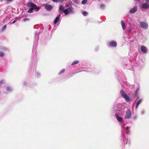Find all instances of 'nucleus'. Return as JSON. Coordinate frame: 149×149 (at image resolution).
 <instances>
[{
  "instance_id": "1a4fd4ad",
  "label": "nucleus",
  "mask_w": 149,
  "mask_h": 149,
  "mask_svg": "<svg viewBox=\"0 0 149 149\" xmlns=\"http://www.w3.org/2000/svg\"><path fill=\"white\" fill-rule=\"evenodd\" d=\"M115 116L117 120L120 122H122L123 121V118L120 116H118L117 113L115 114Z\"/></svg>"
},
{
  "instance_id": "dca6fc26",
  "label": "nucleus",
  "mask_w": 149,
  "mask_h": 149,
  "mask_svg": "<svg viewBox=\"0 0 149 149\" xmlns=\"http://www.w3.org/2000/svg\"><path fill=\"white\" fill-rule=\"evenodd\" d=\"M34 10V8H31L28 11V13H31L33 12V10Z\"/></svg>"
},
{
  "instance_id": "a878e982",
  "label": "nucleus",
  "mask_w": 149,
  "mask_h": 149,
  "mask_svg": "<svg viewBox=\"0 0 149 149\" xmlns=\"http://www.w3.org/2000/svg\"><path fill=\"white\" fill-rule=\"evenodd\" d=\"M29 19L27 18H25L24 19L23 21L24 22H26L27 21H29Z\"/></svg>"
},
{
  "instance_id": "aec40b11",
  "label": "nucleus",
  "mask_w": 149,
  "mask_h": 149,
  "mask_svg": "<svg viewBox=\"0 0 149 149\" xmlns=\"http://www.w3.org/2000/svg\"><path fill=\"white\" fill-rule=\"evenodd\" d=\"M87 1V0H83L81 2V3L83 4H85L86 3Z\"/></svg>"
},
{
  "instance_id": "c85d7f7f",
  "label": "nucleus",
  "mask_w": 149,
  "mask_h": 149,
  "mask_svg": "<svg viewBox=\"0 0 149 149\" xmlns=\"http://www.w3.org/2000/svg\"><path fill=\"white\" fill-rule=\"evenodd\" d=\"M13 0H6V1L8 2H12Z\"/></svg>"
},
{
  "instance_id": "6e6552de",
  "label": "nucleus",
  "mask_w": 149,
  "mask_h": 149,
  "mask_svg": "<svg viewBox=\"0 0 149 149\" xmlns=\"http://www.w3.org/2000/svg\"><path fill=\"white\" fill-rule=\"evenodd\" d=\"M27 7L34 8V7L36 6V5L33 4L32 2L28 3L26 4Z\"/></svg>"
},
{
  "instance_id": "4be33fe9",
  "label": "nucleus",
  "mask_w": 149,
  "mask_h": 149,
  "mask_svg": "<svg viewBox=\"0 0 149 149\" xmlns=\"http://www.w3.org/2000/svg\"><path fill=\"white\" fill-rule=\"evenodd\" d=\"M65 71V69H63L60 72H59V74H61L63 73Z\"/></svg>"
},
{
  "instance_id": "4468645a",
  "label": "nucleus",
  "mask_w": 149,
  "mask_h": 149,
  "mask_svg": "<svg viewBox=\"0 0 149 149\" xmlns=\"http://www.w3.org/2000/svg\"><path fill=\"white\" fill-rule=\"evenodd\" d=\"M121 24L123 29H125V27L124 22L123 20L121 21Z\"/></svg>"
},
{
  "instance_id": "2f4dec72",
  "label": "nucleus",
  "mask_w": 149,
  "mask_h": 149,
  "mask_svg": "<svg viewBox=\"0 0 149 149\" xmlns=\"http://www.w3.org/2000/svg\"><path fill=\"white\" fill-rule=\"evenodd\" d=\"M3 50H6V47H4L3 48Z\"/></svg>"
},
{
  "instance_id": "20e7f679",
  "label": "nucleus",
  "mask_w": 149,
  "mask_h": 149,
  "mask_svg": "<svg viewBox=\"0 0 149 149\" xmlns=\"http://www.w3.org/2000/svg\"><path fill=\"white\" fill-rule=\"evenodd\" d=\"M131 114L130 110V109H128L126 111L125 118L126 119H129L131 118Z\"/></svg>"
},
{
  "instance_id": "423d86ee",
  "label": "nucleus",
  "mask_w": 149,
  "mask_h": 149,
  "mask_svg": "<svg viewBox=\"0 0 149 149\" xmlns=\"http://www.w3.org/2000/svg\"><path fill=\"white\" fill-rule=\"evenodd\" d=\"M44 6H45V8L48 11H49L53 8L52 6L49 4H46Z\"/></svg>"
},
{
  "instance_id": "2eb2a0df",
  "label": "nucleus",
  "mask_w": 149,
  "mask_h": 149,
  "mask_svg": "<svg viewBox=\"0 0 149 149\" xmlns=\"http://www.w3.org/2000/svg\"><path fill=\"white\" fill-rule=\"evenodd\" d=\"M79 62V61L78 60H76L74 61L72 63L71 65H73L76 64H77Z\"/></svg>"
},
{
  "instance_id": "b1692460",
  "label": "nucleus",
  "mask_w": 149,
  "mask_h": 149,
  "mask_svg": "<svg viewBox=\"0 0 149 149\" xmlns=\"http://www.w3.org/2000/svg\"><path fill=\"white\" fill-rule=\"evenodd\" d=\"M83 14L84 16H86L87 15V13L86 11H84L83 13Z\"/></svg>"
},
{
  "instance_id": "412c9836",
  "label": "nucleus",
  "mask_w": 149,
  "mask_h": 149,
  "mask_svg": "<svg viewBox=\"0 0 149 149\" xmlns=\"http://www.w3.org/2000/svg\"><path fill=\"white\" fill-rule=\"evenodd\" d=\"M4 55V53L2 52H0V56L3 57Z\"/></svg>"
},
{
  "instance_id": "f3484780",
  "label": "nucleus",
  "mask_w": 149,
  "mask_h": 149,
  "mask_svg": "<svg viewBox=\"0 0 149 149\" xmlns=\"http://www.w3.org/2000/svg\"><path fill=\"white\" fill-rule=\"evenodd\" d=\"M64 9V7L63 6L61 5L59 6V10L60 11L63 10Z\"/></svg>"
},
{
  "instance_id": "f257e3e1",
  "label": "nucleus",
  "mask_w": 149,
  "mask_h": 149,
  "mask_svg": "<svg viewBox=\"0 0 149 149\" xmlns=\"http://www.w3.org/2000/svg\"><path fill=\"white\" fill-rule=\"evenodd\" d=\"M120 93L121 96L124 97L127 101H129L130 99L127 95L125 93L124 91L123 90L120 91Z\"/></svg>"
},
{
  "instance_id": "72a5a7b5",
  "label": "nucleus",
  "mask_w": 149,
  "mask_h": 149,
  "mask_svg": "<svg viewBox=\"0 0 149 149\" xmlns=\"http://www.w3.org/2000/svg\"><path fill=\"white\" fill-rule=\"evenodd\" d=\"M135 0L136 1H139L140 0Z\"/></svg>"
},
{
  "instance_id": "f8f14e48",
  "label": "nucleus",
  "mask_w": 149,
  "mask_h": 149,
  "mask_svg": "<svg viewBox=\"0 0 149 149\" xmlns=\"http://www.w3.org/2000/svg\"><path fill=\"white\" fill-rule=\"evenodd\" d=\"M142 8L144 9H147L149 8V4L147 3L143 4L142 5Z\"/></svg>"
},
{
  "instance_id": "5701e85b",
  "label": "nucleus",
  "mask_w": 149,
  "mask_h": 149,
  "mask_svg": "<svg viewBox=\"0 0 149 149\" xmlns=\"http://www.w3.org/2000/svg\"><path fill=\"white\" fill-rule=\"evenodd\" d=\"M100 8L102 9H103L105 7V5L103 4L101 5L100 6Z\"/></svg>"
},
{
  "instance_id": "f704fd0d",
  "label": "nucleus",
  "mask_w": 149,
  "mask_h": 149,
  "mask_svg": "<svg viewBox=\"0 0 149 149\" xmlns=\"http://www.w3.org/2000/svg\"><path fill=\"white\" fill-rule=\"evenodd\" d=\"M68 5H67V7H68Z\"/></svg>"
},
{
  "instance_id": "7ed1b4c3",
  "label": "nucleus",
  "mask_w": 149,
  "mask_h": 149,
  "mask_svg": "<svg viewBox=\"0 0 149 149\" xmlns=\"http://www.w3.org/2000/svg\"><path fill=\"white\" fill-rule=\"evenodd\" d=\"M65 15H67L69 13H72L73 12L72 8L71 7H69L68 8L65 10L63 11Z\"/></svg>"
},
{
  "instance_id": "473e14b6",
  "label": "nucleus",
  "mask_w": 149,
  "mask_h": 149,
  "mask_svg": "<svg viewBox=\"0 0 149 149\" xmlns=\"http://www.w3.org/2000/svg\"><path fill=\"white\" fill-rule=\"evenodd\" d=\"M127 134H129L130 133V131H128L127 132Z\"/></svg>"
},
{
  "instance_id": "393cba45",
  "label": "nucleus",
  "mask_w": 149,
  "mask_h": 149,
  "mask_svg": "<svg viewBox=\"0 0 149 149\" xmlns=\"http://www.w3.org/2000/svg\"><path fill=\"white\" fill-rule=\"evenodd\" d=\"M6 90L8 91H10L11 90V88L10 87H7L6 88Z\"/></svg>"
},
{
  "instance_id": "0eeeda50",
  "label": "nucleus",
  "mask_w": 149,
  "mask_h": 149,
  "mask_svg": "<svg viewBox=\"0 0 149 149\" xmlns=\"http://www.w3.org/2000/svg\"><path fill=\"white\" fill-rule=\"evenodd\" d=\"M141 49L143 53L146 54L147 53L148 49L145 46H142L141 47Z\"/></svg>"
},
{
  "instance_id": "a211bd4d",
  "label": "nucleus",
  "mask_w": 149,
  "mask_h": 149,
  "mask_svg": "<svg viewBox=\"0 0 149 149\" xmlns=\"http://www.w3.org/2000/svg\"><path fill=\"white\" fill-rule=\"evenodd\" d=\"M34 9L37 12L39 11V10L40 9V8L39 7H37L36 6L35 7H34Z\"/></svg>"
},
{
  "instance_id": "39448f33",
  "label": "nucleus",
  "mask_w": 149,
  "mask_h": 149,
  "mask_svg": "<svg viewBox=\"0 0 149 149\" xmlns=\"http://www.w3.org/2000/svg\"><path fill=\"white\" fill-rule=\"evenodd\" d=\"M109 45L111 47H116L117 46V43L113 41H112L109 42Z\"/></svg>"
},
{
  "instance_id": "7c9ffc66",
  "label": "nucleus",
  "mask_w": 149,
  "mask_h": 149,
  "mask_svg": "<svg viewBox=\"0 0 149 149\" xmlns=\"http://www.w3.org/2000/svg\"><path fill=\"white\" fill-rule=\"evenodd\" d=\"M146 2L148 3L149 2V0H146Z\"/></svg>"
},
{
  "instance_id": "f03ea898",
  "label": "nucleus",
  "mask_w": 149,
  "mask_h": 149,
  "mask_svg": "<svg viewBox=\"0 0 149 149\" xmlns=\"http://www.w3.org/2000/svg\"><path fill=\"white\" fill-rule=\"evenodd\" d=\"M140 25L141 28L145 29H147L148 27V24L145 22H140Z\"/></svg>"
},
{
  "instance_id": "9b49d317",
  "label": "nucleus",
  "mask_w": 149,
  "mask_h": 149,
  "mask_svg": "<svg viewBox=\"0 0 149 149\" xmlns=\"http://www.w3.org/2000/svg\"><path fill=\"white\" fill-rule=\"evenodd\" d=\"M61 15L60 14L55 19L54 23V24H56L57 22H58L60 18V17Z\"/></svg>"
},
{
  "instance_id": "ddd939ff",
  "label": "nucleus",
  "mask_w": 149,
  "mask_h": 149,
  "mask_svg": "<svg viewBox=\"0 0 149 149\" xmlns=\"http://www.w3.org/2000/svg\"><path fill=\"white\" fill-rule=\"evenodd\" d=\"M142 101V100H141V99H140L137 102L136 104V109H137L139 105L141 103Z\"/></svg>"
},
{
  "instance_id": "cd10ccee",
  "label": "nucleus",
  "mask_w": 149,
  "mask_h": 149,
  "mask_svg": "<svg viewBox=\"0 0 149 149\" xmlns=\"http://www.w3.org/2000/svg\"><path fill=\"white\" fill-rule=\"evenodd\" d=\"M6 25H4L2 28L3 29L5 30L6 28Z\"/></svg>"
},
{
  "instance_id": "c756f323",
  "label": "nucleus",
  "mask_w": 149,
  "mask_h": 149,
  "mask_svg": "<svg viewBox=\"0 0 149 149\" xmlns=\"http://www.w3.org/2000/svg\"><path fill=\"white\" fill-rule=\"evenodd\" d=\"M16 22V21L15 20H14V21H13V22H12V24H14V23H15V22Z\"/></svg>"
},
{
  "instance_id": "bb28decb",
  "label": "nucleus",
  "mask_w": 149,
  "mask_h": 149,
  "mask_svg": "<svg viewBox=\"0 0 149 149\" xmlns=\"http://www.w3.org/2000/svg\"><path fill=\"white\" fill-rule=\"evenodd\" d=\"M4 83V81L3 80H1L0 81V84H3Z\"/></svg>"
},
{
  "instance_id": "6ab92c4d",
  "label": "nucleus",
  "mask_w": 149,
  "mask_h": 149,
  "mask_svg": "<svg viewBox=\"0 0 149 149\" xmlns=\"http://www.w3.org/2000/svg\"><path fill=\"white\" fill-rule=\"evenodd\" d=\"M139 88H137L135 91V96L136 97L137 96L138 92L139 91Z\"/></svg>"
},
{
  "instance_id": "9d476101",
  "label": "nucleus",
  "mask_w": 149,
  "mask_h": 149,
  "mask_svg": "<svg viewBox=\"0 0 149 149\" xmlns=\"http://www.w3.org/2000/svg\"><path fill=\"white\" fill-rule=\"evenodd\" d=\"M137 10V7L136 6H134L132 9L130 10V13H134L136 12Z\"/></svg>"
}]
</instances>
